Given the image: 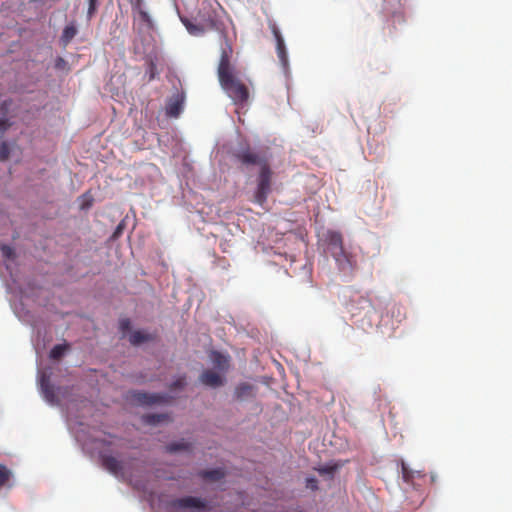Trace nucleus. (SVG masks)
Here are the masks:
<instances>
[{"label": "nucleus", "mask_w": 512, "mask_h": 512, "mask_svg": "<svg viewBox=\"0 0 512 512\" xmlns=\"http://www.w3.org/2000/svg\"><path fill=\"white\" fill-rule=\"evenodd\" d=\"M233 54L232 44L226 41L222 46L220 61L218 64V78L220 85L236 105H244L249 99L247 86L238 80L233 74L231 57Z\"/></svg>", "instance_id": "obj_1"}, {"label": "nucleus", "mask_w": 512, "mask_h": 512, "mask_svg": "<svg viewBox=\"0 0 512 512\" xmlns=\"http://www.w3.org/2000/svg\"><path fill=\"white\" fill-rule=\"evenodd\" d=\"M222 12L223 8L218 2L204 1L197 15L198 20L201 21L207 31L214 30L221 34V47L226 45V41L231 43L227 36L225 24L221 19Z\"/></svg>", "instance_id": "obj_2"}, {"label": "nucleus", "mask_w": 512, "mask_h": 512, "mask_svg": "<svg viewBox=\"0 0 512 512\" xmlns=\"http://www.w3.org/2000/svg\"><path fill=\"white\" fill-rule=\"evenodd\" d=\"M232 157L242 166L249 168L252 166H258L259 169L269 164L267 157L254 149L248 144H243L239 148L235 149L232 153Z\"/></svg>", "instance_id": "obj_3"}, {"label": "nucleus", "mask_w": 512, "mask_h": 512, "mask_svg": "<svg viewBox=\"0 0 512 512\" xmlns=\"http://www.w3.org/2000/svg\"><path fill=\"white\" fill-rule=\"evenodd\" d=\"M272 175L273 172L271 170L270 164H267L259 169V174L257 177V188L254 193V201L259 205H263L266 202L268 195L271 192Z\"/></svg>", "instance_id": "obj_4"}, {"label": "nucleus", "mask_w": 512, "mask_h": 512, "mask_svg": "<svg viewBox=\"0 0 512 512\" xmlns=\"http://www.w3.org/2000/svg\"><path fill=\"white\" fill-rule=\"evenodd\" d=\"M332 257L334 258V260L338 266V269L341 272L351 275L353 273V271L355 270L356 260L345 249H342V251L332 254Z\"/></svg>", "instance_id": "obj_5"}, {"label": "nucleus", "mask_w": 512, "mask_h": 512, "mask_svg": "<svg viewBox=\"0 0 512 512\" xmlns=\"http://www.w3.org/2000/svg\"><path fill=\"white\" fill-rule=\"evenodd\" d=\"M171 506L174 508L202 510L206 508V502L197 497L186 496L172 500Z\"/></svg>", "instance_id": "obj_6"}, {"label": "nucleus", "mask_w": 512, "mask_h": 512, "mask_svg": "<svg viewBox=\"0 0 512 512\" xmlns=\"http://www.w3.org/2000/svg\"><path fill=\"white\" fill-rule=\"evenodd\" d=\"M101 461L103 467L115 476L123 474V463L111 455L102 454Z\"/></svg>", "instance_id": "obj_7"}, {"label": "nucleus", "mask_w": 512, "mask_h": 512, "mask_svg": "<svg viewBox=\"0 0 512 512\" xmlns=\"http://www.w3.org/2000/svg\"><path fill=\"white\" fill-rule=\"evenodd\" d=\"M200 381L202 384L208 387L217 388L224 384V378L212 370H204L200 375Z\"/></svg>", "instance_id": "obj_8"}, {"label": "nucleus", "mask_w": 512, "mask_h": 512, "mask_svg": "<svg viewBox=\"0 0 512 512\" xmlns=\"http://www.w3.org/2000/svg\"><path fill=\"white\" fill-rule=\"evenodd\" d=\"M326 241L331 255L344 249L343 237L339 232L329 231L326 236Z\"/></svg>", "instance_id": "obj_9"}, {"label": "nucleus", "mask_w": 512, "mask_h": 512, "mask_svg": "<svg viewBox=\"0 0 512 512\" xmlns=\"http://www.w3.org/2000/svg\"><path fill=\"white\" fill-rule=\"evenodd\" d=\"M254 386L248 383L239 384L234 391L237 400H244L255 397Z\"/></svg>", "instance_id": "obj_10"}, {"label": "nucleus", "mask_w": 512, "mask_h": 512, "mask_svg": "<svg viewBox=\"0 0 512 512\" xmlns=\"http://www.w3.org/2000/svg\"><path fill=\"white\" fill-rule=\"evenodd\" d=\"M40 387H41V391L44 395V398L50 402V403H54L56 401V395H55V392H54V387L53 385H51L50 381H49V378L45 375H43L41 377V380H40Z\"/></svg>", "instance_id": "obj_11"}, {"label": "nucleus", "mask_w": 512, "mask_h": 512, "mask_svg": "<svg viewBox=\"0 0 512 512\" xmlns=\"http://www.w3.org/2000/svg\"><path fill=\"white\" fill-rule=\"evenodd\" d=\"M181 21L185 28L187 29V31L193 36H202L207 31V29L201 23V21L195 23L187 18H182Z\"/></svg>", "instance_id": "obj_12"}, {"label": "nucleus", "mask_w": 512, "mask_h": 512, "mask_svg": "<svg viewBox=\"0 0 512 512\" xmlns=\"http://www.w3.org/2000/svg\"><path fill=\"white\" fill-rule=\"evenodd\" d=\"M199 476L201 478H203L204 480H208L211 482H217V481H220L222 478H224L225 473H224L223 469L216 468V469L200 471Z\"/></svg>", "instance_id": "obj_13"}, {"label": "nucleus", "mask_w": 512, "mask_h": 512, "mask_svg": "<svg viewBox=\"0 0 512 512\" xmlns=\"http://www.w3.org/2000/svg\"><path fill=\"white\" fill-rule=\"evenodd\" d=\"M13 472L0 463V489L3 487L11 488L13 486Z\"/></svg>", "instance_id": "obj_14"}, {"label": "nucleus", "mask_w": 512, "mask_h": 512, "mask_svg": "<svg viewBox=\"0 0 512 512\" xmlns=\"http://www.w3.org/2000/svg\"><path fill=\"white\" fill-rule=\"evenodd\" d=\"M154 336L141 330H137L131 333L129 341L133 345H139L144 342L152 341Z\"/></svg>", "instance_id": "obj_15"}, {"label": "nucleus", "mask_w": 512, "mask_h": 512, "mask_svg": "<svg viewBox=\"0 0 512 512\" xmlns=\"http://www.w3.org/2000/svg\"><path fill=\"white\" fill-rule=\"evenodd\" d=\"M11 105V101L5 100L0 104V131H6L12 123L8 118H6V113Z\"/></svg>", "instance_id": "obj_16"}, {"label": "nucleus", "mask_w": 512, "mask_h": 512, "mask_svg": "<svg viewBox=\"0 0 512 512\" xmlns=\"http://www.w3.org/2000/svg\"><path fill=\"white\" fill-rule=\"evenodd\" d=\"M211 361L215 367L220 370H227L229 367V358L220 352L213 351L211 354Z\"/></svg>", "instance_id": "obj_17"}, {"label": "nucleus", "mask_w": 512, "mask_h": 512, "mask_svg": "<svg viewBox=\"0 0 512 512\" xmlns=\"http://www.w3.org/2000/svg\"><path fill=\"white\" fill-rule=\"evenodd\" d=\"M134 399L143 405H151L160 401L161 397L156 394L138 392L134 394Z\"/></svg>", "instance_id": "obj_18"}, {"label": "nucleus", "mask_w": 512, "mask_h": 512, "mask_svg": "<svg viewBox=\"0 0 512 512\" xmlns=\"http://www.w3.org/2000/svg\"><path fill=\"white\" fill-rule=\"evenodd\" d=\"M272 32H273V35H274V37L276 39V42H277V53H278V56H279V58L282 61H284L285 57H286V50H285L284 40H283V38L281 36L280 31L278 30V28L276 26H273Z\"/></svg>", "instance_id": "obj_19"}, {"label": "nucleus", "mask_w": 512, "mask_h": 512, "mask_svg": "<svg viewBox=\"0 0 512 512\" xmlns=\"http://www.w3.org/2000/svg\"><path fill=\"white\" fill-rule=\"evenodd\" d=\"M78 30L74 24L67 25L61 35V42L64 46L68 45L76 36Z\"/></svg>", "instance_id": "obj_20"}, {"label": "nucleus", "mask_w": 512, "mask_h": 512, "mask_svg": "<svg viewBox=\"0 0 512 512\" xmlns=\"http://www.w3.org/2000/svg\"><path fill=\"white\" fill-rule=\"evenodd\" d=\"M182 110V101L180 99L171 100L166 107V113L170 117H178Z\"/></svg>", "instance_id": "obj_21"}, {"label": "nucleus", "mask_w": 512, "mask_h": 512, "mask_svg": "<svg viewBox=\"0 0 512 512\" xmlns=\"http://www.w3.org/2000/svg\"><path fill=\"white\" fill-rule=\"evenodd\" d=\"M191 449V444L185 440H180L177 442L170 443L166 446V450L170 453L178 452V451H189Z\"/></svg>", "instance_id": "obj_22"}, {"label": "nucleus", "mask_w": 512, "mask_h": 512, "mask_svg": "<svg viewBox=\"0 0 512 512\" xmlns=\"http://www.w3.org/2000/svg\"><path fill=\"white\" fill-rule=\"evenodd\" d=\"M67 349H68V345H64V344L55 345L50 351V358L53 360L60 359L64 355V353Z\"/></svg>", "instance_id": "obj_23"}, {"label": "nucleus", "mask_w": 512, "mask_h": 512, "mask_svg": "<svg viewBox=\"0 0 512 512\" xmlns=\"http://www.w3.org/2000/svg\"><path fill=\"white\" fill-rule=\"evenodd\" d=\"M339 465H325L317 469L320 475H330L331 477L338 470Z\"/></svg>", "instance_id": "obj_24"}, {"label": "nucleus", "mask_w": 512, "mask_h": 512, "mask_svg": "<svg viewBox=\"0 0 512 512\" xmlns=\"http://www.w3.org/2000/svg\"><path fill=\"white\" fill-rule=\"evenodd\" d=\"M138 13H139V17H140L141 21L146 24L147 28L152 29L153 28V20L150 17V15L146 11L142 10L141 8L138 9Z\"/></svg>", "instance_id": "obj_25"}, {"label": "nucleus", "mask_w": 512, "mask_h": 512, "mask_svg": "<svg viewBox=\"0 0 512 512\" xmlns=\"http://www.w3.org/2000/svg\"><path fill=\"white\" fill-rule=\"evenodd\" d=\"M165 415L162 414H148L144 417L145 422L148 424H157L164 420Z\"/></svg>", "instance_id": "obj_26"}, {"label": "nucleus", "mask_w": 512, "mask_h": 512, "mask_svg": "<svg viewBox=\"0 0 512 512\" xmlns=\"http://www.w3.org/2000/svg\"><path fill=\"white\" fill-rule=\"evenodd\" d=\"M10 148L6 142L0 144V161H5L9 158Z\"/></svg>", "instance_id": "obj_27"}, {"label": "nucleus", "mask_w": 512, "mask_h": 512, "mask_svg": "<svg viewBox=\"0 0 512 512\" xmlns=\"http://www.w3.org/2000/svg\"><path fill=\"white\" fill-rule=\"evenodd\" d=\"M88 3H89V5H88L87 17H88V19H91L97 9V0H88Z\"/></svg>", "instance_id": "obj_28"}, {"label": "nucleus", "mask_w": 512, "mask_h": 512, "mask_svg": "<svg viewBox=\"0 0 512 512\" xmlns=\"http://www.w3.org/2000/svg\"><path fill=\"white\" fill-rule=\"evenodd\" d=\"M402 475L406 482L413 478V471L409 470L405 463H402Z\"/></svg>", "instance_id": "obj_29"}, {"label": "nucleus", "mask_w": 512, "mask_h": 512, "mask_svg": "<svg viewBox=\"0 0 512 512\" xmlns=\"http://www.w3.org/2000/svg\"><path fill=\"white\" fill-rule=\"evenodd\" d=\"M2 255L8 259L12 258L14 256V250L8 245H3L1 247Z\"/></svg>", "instance_id": "obj_30"}, {"label": "nucleus", "mask_w": 512, "mask_h": 512, "mask_svg": "<svg viewBox=\"0 0 512 512\" xmlns=\"http://www.w3.org/2000/svg\"><path fill=\"white\" fill-rule=\"evenodd\" d=\"M185 384H186L185 377H180L171 384V389L172 390L181 389L185 386Z\"/></svg>", "instance_id": "obj_31"}, {"label": "nucleus", "mask_w": 512, "mask_h": 512, "mask_svg": "<svg viewBox=\"0 0 512 512\" xmlns=\"http://www.w3.org/2000/svg\"><path fill=\"white\" fill-rule=\"evenodd\" d=\"M119 326L122 332H127L131 328V322L128 318H124L120 320Z\"/></svg>", "instance_id": "obj_32"}, {"label": "nucleus", "mask_w": 512, "mask_h": 512, "mask_svg": "<svg viewBox=\"0 0 512 512\" xmlns=\"http://www.w3.org/2000/svg\"><path fill=\"white\" fill-rule=\"evenodd\" d=\"M306 487L311 490H317L318 489V481L314 477H309L306 479Z\"/></svg>", "instance_id": "obj_33"}, {"label": "nucleus", "mask_w": 512, "mask_h": 512, "mask_svg": "<svg viewBox=\"0 0 512 512\" xmlns=\"http://www.w3.org/2000/svg\"><path fill=\"white\" fill-rule=\"evenodd\" d=\"M359 303L362 304V308H367L368 310H371L373 308L372 303L369 299L362 297L360 298Z\"/></svg>", "instance_id": "obj_34"}, {"label": "nucleus", "mask_w": 512, "mask_h": 512, "mask_svg": "<svg viewBox=\"0 0 512 512\" xmlns=\"http://www.w3.org/2000/svg\"><path fill=\"white\" fill-rule=\"evenodd\" d=\"M91 204H92V200H89L87 202H83L80 207H81V209H87L91 206Z\"/></svg>", "instance_id": "obj_35"}, {"label": "nucleus", "mask_w": 512, "mask_h": 512, "mask_svg": "<svg viewBox=\"0 0 512 512\" xmlns=\"http://www.w3.org/2000/svg\"><path fill=\"white\" fill-rule=\"evenodd\" d=\"M142 0H135V6L137 9L141 8Z\"/></svg>", "instance_id": "obj_36"}, {"label": "nucleus", "mask_w": 512, "mask_h": 512, "mask_svg": "<svg viewBox=\"0 0 512 512\" xmlns=\"http://www.w3.org/2000/svg\"><path fill=\"white\" fill-rule=\"evenodd\" d=\"M63 62H64V60L62 58H59L58 61H57L56 66L59 67V63H63Z\"/></svg>", "instance_id": "obj_37"}, {"label": "nucleus", "mask_w": 512, "mask_h": 512, "mask_svg": "<svg viewBox=\"0 0 512 512\" xmlns=\"http://www.w3.org/2000/svg\"><path fill=\"white\" fill-rule=\"evenodd\" d=\"M351 311H352V315H353V316H356V315H359V314H360L359 312H356L354 309H352Z\"/></svg>", "instance_id": "obj_38"}]
</instances>
